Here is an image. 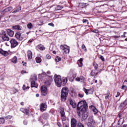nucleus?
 Here are the masks:
<instances>
[{
	"instance_id": "f257e3e1",
	"label": "nucleus",
	"mask_w": 127,
	"mask_h": 127,
	"mask_svg": "<svg viewBox=\"0 0 127 127\" xmlns=\"http://www.w3.org/2000/svg\"><path fill=\"white\" fill-rule=\"evenodd\" d=\"M68 102L72 108L76 109L77 108V113L79 117H82L83 120H86L88 118V113L87 111L88 110V104L85 101H81L78 103V104H76L75 101L72 100V99H68Z\"/></svg>"
},
{
	"instance_id": "f03ea898",
	"label": "nucleus",
	"mask_w": 127,
	"mask_h": 127,
	"mask_svg": "<svg viewBox=\"0 0 127 127\" xmlns=\"http://www.w3.org/2000/svg\"><path fill=\"white\" fill-rule=\"evenodd\" d=\"M77 76V73L75 72V71L73 69H70L69 72L67 74V77H63V83L64 84H67L68 82V79L70 82H73L74 79Z\"/></svg>"
},
{
	"instance_id": "7ed1b4c3",
	"label": "nucleus",
	"mask_w": 127,
	"mask_h": 127,
	"mask_svg": "<svg viewBox=\"0 0 127 127\" xmlns=\"http://www.w3.org/2000/svg\"><path fill=\"white\" fill-rule=\"evenodd\" d=\"M69 93V89L67 87H64L62 90L61 99L62 101L67 100V97Z\"/></svg>"
},
{
	"instance_id": "20e7f679",
	"label": "nucleus",
	"mask_w": 127,
	"mask_h": 127,
	"mask_svg": "<svg viewBox=\"0 0 127 127\" xmlns=\"http://www.w3.org/2000/svg\"><path fill=\"white\" fill-rule=\"evenodd\" d=\"M54 81L57 87H61V86H62V79H61V76L60 75L55 74L54 75Z\"/></svg>"
},
{
	"instance_id": "39448f33",
	"label": "nucleus",
	"mask_w": 127,
	"mask_h": 127,
	"mask_svg": "<svg viewBox=\"0 0 127 127\" xmlns=\"http://www.w3.org/2000/svg\"><path fill=\"white\" fill-rule=\"evenodd\" d=\"M60 49L62 50L64 54H68L70 52V47L66 45H61L60 46Z\"/></svg>"
},
{
	"instance_id": "423d86ee",
	"label": "nucleus",
	"mask_w": 127,
	"mask_h": 127,
	"mask_svg": "<svg viewBox=\"0 0 127 127\" xmlns=\"http://www.w3.org/2000/svg\"><path fill=\"white\" fill-rule=\"evenodd\" d=\"M0 35L2 38V41H9V37L6 35V32L4 30H2L0 32Z\"/></svg>"
},
{
	"instance_id": "0eeeda50",
	"label": "nucleus",
	"mask_w": 127,
	"mask_h": 127,
	"mask_svg": "<svg viewBox=\"0 0 127 127\" xmlns=\"http://www.w3.org/2000/svg\"><path fill=\"white\" fill-rule=\"evenodd\" d=\"M95 124H96V122L94 120V117L93 116H90L88 119V122L87 123V127H93Z\"/></svg>"
},
{
	"instance_id": "6e6552de",
	"label": "nucleus",
	"mask_w": 127,
	"mask_h": 127,
	"mask_svg": "<svg viewBox=\"0 0 127 127\" xmlns=\"http://www.w3.org/2000/svg\"><path fill=\"white\" fill-rule=\"evenodd\" d=\"M10 43L11 44V48H15L18 45V42L14 39H11L10 40Z\"/></svg>"
},
{
	"instance_id": "1a4fd4ad",
	"label": "nucleus",
	"mask_w": 127,
	"mask_h": 127,
	"mask_svg": "<svg viewBox=\"0 0 127 127\" xmlns=\"http://www.w3.org/2000/svg\"><path fill=\"white\" fill-rule=\"evenodd\" d=\"M41 94L44 97L46 96L48 93L47 87L46 86H43L41 87Z\"/></svg>"
},
{
	"instance_id": "9d476101",
	"label": "nucleus",
	"mask_w": 127,
	"mask_h": 127,
	"mask_svg": "<svg viewBox=\"0 0 127 127\" xmlns=\"http://www.w3.org/2000/svg\"><path fill=\"white\" fill-rule=\"evenodd\" d=\"M15 37L17 39V40H19V41H22L23 40V36H22V35H21V33L20 32H17L15 33Z\"/></svg>"
},
{
	"instance_id": "9b49d317",
	"label": "nucleus",
	"mask_w": 127,
	"mask_h": 127,
	"mask_svg": "<svg viewBox=\"0 0 127 127\" xmlns=\"http://www.w3.org/2000/svg\"><path fill=\"white\" fill-rule=\"evenodd\" d=\"M83 90L86 94V95L92 94L94 93V89L91 88L90 89H87L85 88H83Z\"/></svg>"
},
{
	"instance_id": "f8f14e48",
	"label": "nucleus",
	"mask_w": 127,
	"mask_h": 127,
	"mask_svg": "<svg viewBox=\"0 0 127 127\" xmlns=\"http://www.w3.org/2000/svg\"><path fill=\"white\" fill-rule=\"evenodd\" d=\"M40 108L41 112H44V111H46V109H47V105L45 103H41L40 105Z\"/></svg>"
},
{
	"instance_id": "ddd939ff",
	"label": "nucleus",
	"mask_w": 127,
	"mask_h": 127,
	"mask_svg": "<svg viewBox=\"0 0 127 127\" xmlns=\"http://www.w3.org/2000/svg\"><path fill=\"white\" fill-rule=\"evenodd\" d=\"M0 54L4 57H6L7 56H8L9 54L7 51H3L2 49H0Z\"/></svg>"
},
{
	"instance_id": "4468645a",
	"label": "nucleus",
	"mask_w": 127,
	"mask_h": 127,
	"mask_svg": "<svg viewBox=\"0 0 127 127\" xmlns=\"http://www.w3.org/2000/svg\"><path fill=\"white\" fill-rule=\"evenodd\" d=\"M77 127V120L75 118H72L71 120V127Z\"/></svg>"
},
{
	"instance_id": "2eb2a0df",
	"label": "nucleus",
	"mask_w": 127,
	"mask_h": 127,
	"mask_svg": "<svg viewBox=\"0 0 127 127\" xmlns=\"http://www.w3.org/2000/svg\"><path fill=\"white\" fill-rule=\"evenodd\" d=\"M6 33H7V35L10 36V37H12L13 36V35H14V32L13 31L10 30V29H8L7 30Z\"/></svg>"
},
{
	"instance_id": "dca6fc26",
	"label": "nucleus",
	"mask_w": 127,
	"mask_h": 127,
	"mask_svg": "<svg viewBox=\"0 0 127 127\" xmlns=\"http://www.w3.org/2000/svg\"><path fill=\"white\" fill-rule=\"evenodd\" d=\"M53 78L51 76H50V80H47L45 82V84L47 87H49L51 85V82L53 81Z\"/></svg>"
},
{
	"instance_id": "f3484780",
	"label": "nucleus",
	"mask_w": 127,
	"mask_h": 127,
	"mask_svg": "<svg viewBox=\"0 0 127 127\" xmlns=\"http://www.w3.org/2000/svg\"><path fill=\"white\" fill-rule=\"evenodd\" d=\"M31 88H37V87H38V85L35 82V81L32 80L31 82Z\"/></svg>"
},
{
	"instance_id": "a211bd4d",
	"label": "nucleus",
	"mask_w": 127,
	"mask_h": 127,
	"mask_svg": "<svg viewBox=\"0 0 127 127\" xmlns=\"http://www.w3.org/2000/svg\"><path fill=\"white\" fill-rule=\"evenodd\" d=\"M37 49L41 51H43V50H45V47L43 45L40 44L37 46Z\"/></svg>"
},
{
	"instance_id": "6ab92c4d",
	"label": "nucleus",
	"mask_w": 127,
	"mask_h": 127,
	"mask_svg": "<svg viewBox=\"0 0 127 127\" xmlns=\"http://www.w3.org/2000/svg\"><path fill=\"white\" fill-rule=\"evenodd\" d=\"M75 81H77V82H84V81H85V77H84V76L76 77L75 78Z\"/></svg>"
},
{
	"instance_id": "aec40b11",
	"label": "nucleus",
	"mask_w": 127,
	"mask_h": 127,
	"mask_svg": "<svg viewBox=\"0 0 127 127\" xmlns=\"http://www.w3.org/2000/svg\"><path fill=\"white\" fill-rule=\"evenodd\" d=\"M20 111L21 112H22V113H23L24 114H26V115H27V116H28V115H29V111L27 109H25L24 108H21L20 109Z\"/></svg>"
},
{
	"instance_id": "412c9836",
	"label": "nucleus",
	"mask_w": 127,
	"mask_h": 127,
	"mask_svg": "<svg viewBox=\"0 0 127 127\" xmlns=\"http://www.w3.org/2000/svg\"><path fill=\"white\" fill-rule=\"evenodd\" d=\"M27 56L29 60L32 59V52H31V51L28 50L27 51Z\"/></svg>"
},
{
	"instance_id": "4be33fe9",
	"label": "nucleus",
	"mask_w": 127,
	"mask_h": 127,
	"mask_svg": "<svg viewBox=\"0 0 127 127\" xmlns=\"http://www.w3.org/2000/svg\"><path fill=\"white\" fill-rule=\"evenodd\" d=\"M127 99H126L124 102H123L121 104L120 107H121V108H126L127 105Z\"/></svg>"
},
{
	"instance_id": "5701e85b",
	"label": "nucleus",
	"mask_w": 127,
	"mask_h": 127,
	"mask_svg": "<svg viewBox=\"0 0 127 127\" xmlns=\"http://www.w3.org/2000/svg\"><path fill=\"white\" fill-rule=\"evenodd\" d=\"M12 28H13V29H15L16 30H22L21 27H20V26H19V25L13 26L12 27Z\"/></svg>"
},
{
	"instance_id": "b1692460",
	"label": "nucleus",
	"mask_w": 127,
	"mask_h": 127,
	"mask_svg": "<svg viewBox=\"0 0 127 127\" xmlns=\"http://www.w3.org/2000/svg\"><path fill=\"white\" fill-rule=\"evenodd\" d=\"M83 59L81 58L77 61V64L79 67H83Z\"/></svg>"
},
{
	"instance_id": "393cba45",
	"label": "nucleus",
	"mask_w": 127,
	"mask_h": 127,
	"mask_svg": "<svg viewBox=\"0 0 127 127\" xmlns=\"http://www.w3.org/2000/svg\"><path fill=\"white\" fill-rule=\"evenodd\" d=\"M49 114L48 113H45L42 115V118L44 120H48L49 119Z\"/></svg>"
},
{
	"instance_id": "a878e982",
	"label": "nucleus",
	"mask_w": 127,
	"mask_h": 127,
	"mask_svg": "<svg viewBox=\"0 0 127 127\" xmlns=\"http://www.w3.org/2000/svg\"><path fill=\"white\" fill-rule=\"evenodd\" d=\"M12 10V7H7L4 9L3 11L5 12H8V11H11Z\"/></svg>"
},
{
	"instance_id": "bb28decb",
	"label": "nucleus",
	"mask_w": 127,
	"mask_h": 127,
	"mask_svg": "<svg viewBox=\"0 0 127 127\" xmlns=\"http://www.w3.org/2000/svg\"><path fill=\"white\" fill-rule=\"evenodd\" d=\"M35 60H36L37 63H41V61H42L41 60V58H40V57H36Z\"/></svg>"
},
{
	"instance_id": "cd10ccee",
	"label": "nucleus",
	"mask_w": 127,
	"mask_h": 127,
	"mask_svg": "<svg viewBox=\"0 0 127 127\" xmlns=\"http://www.w3.org/2000/svg\"><path fill=\"white\" fill-rule=\"evenodd\" d=\"M91 76H97L98 72L96 70H92L91 72Z\"/></svg>"
},
{
	"instance_id": "c85d7f7f",
	"label": "nucleus",
	"mask_w": 127,
	"mask_h": 127,
	"mask_svg": "<svg viewBox=\"0 0 127 127\" xmlns=\"http://www.w3.org/2000/svg\"><path fill=\"white\" fill-rule=\"evenodd\" d=\"M124 123V118H121L118 121V125H123Z\"/></svg>"
},
{
	"instance_id": "c756f323",
	"label": "nucleus",
	"mask_w": 127,
	"mask_h": 127,
	"mask_svg": "<svg viewBox=\"0 0 127 127\" xmlns=\"http://www.w3.org/2000/svg\"><path fill=\"white\" fill-rule=\"evenodd\" d=\"M92 111L93 112V113H94V115H97V114H98V112L99 111H98V109H97V108H96L95 107L93 106V108L92 109Z\"/></svg>"
},
{
	"instance_id": "7c9ffc66",
	"label": "nucleus",
	"mask_w": 127,
	"mask_h": 127,
	"mask_svg": "<svg viewBox=\"0 0 127 127\" xmlns=\"http://www.w3.org/2000/svg\"><path fill=\"white\" fill-rule=\"evenodd\" d=\"M27 26L29 29H31V28H32L33 27V25H32V23H28L27 25Z\"/></svg>"
},
{
	"instance_id": "2f4dec72",
	"label": "nucleus",
	"mask_w": 127,
	"mask_h": 127,
	"mask_svg": "<svg viewBox=\"0 0 127 127\" xmlns=\"http://www.w3.org/2000/svg\"><path fill=\"white\" fill-rule=\"evenodd\" d=\"M16 61H17V58H16V57L15 56L13 58L11 62H12V63L15 64V63H16Z\"/></svg>"
},
{
	"instance_id": "473e14b6",
	"label": "nucleus",
	"mask_w": 127,
	"mask_h": 127,
	"mask_svg": "<svg viewBox=\"0 0 127 127\" xmlns=\"http://www.w3.org/2000/svg\"><path fill=\"white\" fill-rule=\"evenodd\" d=\"M4 122H5V121L3 118H0V125H3V124H4Z\"/></svg>"
},
{
	"instance_id": "72a5a7b5",
	"label": "nucleus",
	"mask_w": 127,
	"mask_h": 127,
	"mask_svg": "<svg viewBox=\"0 0 127 127\" xmlns=\"http://www.w3.org/2000/svg\"><path fill=\"white\" fill-rule=\"evenodd\" d=\"M82 49L85 51V52H87V48H86V46H85L84 44L82 45Z\"/></svg>"
},
{
	"instance_id": "f704fd0d",
	"label": "nucleus",
	"mask_w": 127,
	"mask_h": 127,
	"mask_svg": "<svg viewBox=\"0 0 127 127\" xmlns=\"http://www.w3.org/2000/svg\"><path fill=\"white\" fill-rule=\"evenodd\" d=\"M93 66L95 69H98L99 65H98V64L96 63H93Z\"/></svg>"
},
{
	"instance_id": "c9c22d12",
	"label": "nucleus",
	"mask_w": 127,
	"mask_h": 127,
	"mask_svg": "<svg viewBox=\"0 0 127 127\" xmlns=\"http://www.w3.org/2000/svg\"><path fill=\"white\" fill-rule=\"evenodd\" d=\"M55 61H56V62H59V61H61V58H60V57H57L55 58Z\"/></svg>"
},
{
	"instance_id": "e433bc0d",
	"label": "nucleus",
	"mask_w": 127,
	"mask_h": 127,
	"mask_svg": "<svg viewBox=\"0 0 127 127\" xmlns=\"http://www.w3.org/2000/svg\"><path fill=\"white\" fill-rule=\"evenodd\" d=\"M60 114H61V117L65 116V112H64V110H61L60 112Z\"/></svg>"
},
{
	"instance_id": "4c0bfd02",
	"label": "nucleus",
	"mask_w": 127,
	"mask_h": 127,
	"mask_svg": "<svg viewBox=\"0 0 127 127\" xmlns=\"http://www.w3.org/2000/svg\"><path fill=\"white\" fill-rule=\"evenodd\" d=\"M28 89H29V86H26L25 85H23V89L24 90V91H25V90H28Z\"/></svg>"
},
{
	"instance_id": "58836bf2",
	"label": "nucleus",
	"mask_w": 127,
	"mask_h": 127,
	"mask_svg": "<svg viewBox=\"0 0 127 127\" xmlns=\"http://www.w3.org/2000/svg\"><path fill=\"white\" fill-rule=\"evenodd\" d=\"M83 23H87V24H89V21L87 19H83L82 20Z\"/></svg>"
},
{
	"instance_id": "ea45409f",
	"label": "nucleus",
	"mask_w": 127,
	"mask_h": 127,
	"mask_svg": "<svg viewBox=\"0 0 127 127\" xmlns=\"http://www.w3.org/2000/svg\"><path fill=\"white\" fill-rule=\"evenodd\" d=\"M5 119H6V120H10V119H12V116L8 115L5 118Z\"/></svg>"
},
{
	"instance_id": "a19ab883",
	"label": "nucleus",
	"mask_w": 127,
	"mask_h": 127,
	"mask_svg": "<svg viewBox=\"0 0 127 127\" xmlns=\"http://www.w3.org/2000/svg\"><path fill=\"white\" fill-rule=\"evenodd\" d=\"M77 127H85V126H84V125H83L82 123H79L78 124V125H77Z\"/></svg>"
},
{
	"instance_id": "79ce46f5",
	"label": "nucleus",
	"mask_w": 127,
	"mask_h": 127,
	"mask_svg": "<svg viewBox=\"0 0 127 127\" xmlns=\"http://www.w3.org/2000/svg\"><path fill=\"white\" fill-rule=\"evenodd\" d=\"M39 76H42V77H43L44 76H46V73L45 72H43L41 74H39Z\"/></svg>"
},
{
	"instance_id": "37998d69",
	"label": "nucleus",
	"mask_w": 127,
	"mask_h": 127,
	"mask_svg": "<svg viewBox=\"0 0 127 127\" xmlns=\"http://www.w3.org/2000/svg\"><path fill=\"white\" fill-rule=\"evenodd\" d=\"M110 92H108L107 93V94H106V95L105 96V99L106 100H108V99H109V96H110Z\"/></svg>"
},
{
	"instance_id": "c03bdc74",
	"label": "nucleus",
	"mask_w": 127,
	"mask_h": 127,
	"mask_svg": "<svg viewBox=\"0 0 127 127\" xmlns=\"http://www.w3.org/2000/svg\"><path fill=\"white\" fill-rule=\"evenodd\" d=\"M22 36L23 37V39H24V38H26L27 37V33L23 34Z\"/></svg>"
},
{
	"instance_id": "a18cd8bd",
	"label": "nucleus",
	"mask_w": 127,
	"mask_h": 127,
	"mask_svg": "<svg viewBox=\"0 0 127 127\" xmlns=\"http://www.w3.org/2000/svg\"><path fill=\"white\" fill-rule=\"evenodd\" d=\"M121 89L122 90H127V85H123L122 87H121Z\"/></svg>"
},
{
	"instance_id": "49530a36",
	"label": "nucleus",
	"mask_w": 127,
	"mask_h": 127,
	"mask_svg": "<svg viewBox=\"0 0 127 127\" xmlns=\"http://www.w3.org/2000/svg\"><path fill=\"white\" fill-rule=\"evenodd\" d=\"M100 59L103 61V62H105V58H104V57L103 56H100Z\"/></svg>"
},
{
	"instance_id": "de8ad7c7",
	"label": "nucleus",
	"mask_w": 127,
	"mask_h": 127,
	"mask_svg": "<svg viewBox=\"0 0 127 127\" xmlns=\"http://www.w3.org/2000/svg\"><path fill=\"white\" fill-rule=\"evenodd\" d=\"M61 117H62V120L63 122L66 121V116L65 115L64 116H61Z\"/></svg>"
},
{
	"instance_id": "09e8293b",
	"label": "nucleus",
	"mask_w": 127,
	"mask_h": 127,
	"mask_svg": "<svg viewBox=\"0 0 127 127\" xmlns=\"http://www.w3.org/2000/svg\"><path fill=\"white\" fill-rule=\"evenodd\" d=\"M46 57L47 59H51V56L49 55H47Z\"/></svg>"
},
{
	"instance_id": "8fccbe9b",
	"label": "nucleus",
	"mask_w": 127,
	"mask_h": 127,
	"mask_svg": "<svg viewBox=\"0 0 127 127\" xmlns=\"http://www.w3.org/2000/svg\"><path fill=\"white\" fill-rule=\"evenodd\" d=\"M63 8V7L62 6L58 5L57 7V9L59 10L62 9Z\"/></svg>"
},
{
	"instance_id": "3c124183",
	"label": "nucleus",
	"mask_w": 127,
	"mask_h": 127,
	"mask_svg": "<svg viewBox=\"0 0 127 127\" xmlns=\"http://www.w3.org/2000/svg\"><path fill=\"white\" fill-rule=\"evenodd\" d=\"M27 124H28L27 121L24 120L23 125H24V126H27Z\"/></svg>"
},
{
	"instance_id": "603ef678",
	"label": "nucleus",
	"mask_w": 127,
	"mask_h": 127,
	"mask_svg": "<svg viewBox=\"0 0 127 127\" xmlns=\"http://www.w3.org/2000/svg\"><path fill=\"white\" fill-rule=\"evenodd\" d=\"M48 25L52 26V27H54V24L53 23H50L48 24Z\"/></svg>"
},
{
	"instance_id": "864d4df0",
	"label": "nucleus",
	"mask_w": 127,
	"mask_h": 127,
	"mask_svg": "<svg viewBox=\"0 0 127 127\" xmlns=\"http://www.w3.org/2000/svg\"><path fill=\"white\" fill-rule=\"evenodd\" d=\"M92 32H94L95 33H99V30H97V29H95V30H94L93 31H92Z\"/></svg>"
},
{
	"instance_id": "5fc2aeb1",
	"label": "nucleus",
	"mask_w": 127,
	"mask_h": 127,
	"mask_svg": "<svg viewBox=\"0 0 127 127\" xmlns=\"http://www.w3.org/2000/svg\"><path fill=\"white\" fill-rule=\"evenodd\" d=\"M78 96L79 98H83V97H84V95L81 94L80 93L78 94Z\"/></svg>"
},
{
	"instance_id": "6e6d98bb",
	"label": "nucleus",
	"mask_w": 127,
	"mask_h": 127,
	"mask_svg": "<svg viewBox=\"0 0 127 127\" xmlns=\"http://www.w3.org/2000/svg\"><path fill=\"white\" fill-rule=\"evenodd\" d=\"M120 95H121V93H120V92H117V94L116 96V98H118V97H119Z\"/></svg>"
},
{
	"instance_id": "4d7b16f0",
	"label": "nucleus",
	"mask_w": 127,
	"mask_h": 127,
	"mask_svg": "<svg viewBox=\"0 0 127 127\" xmlns=\"http://www.w3.org/2000/svg\"><path fill=\"white\" fill-rule=\"evenodd\" d=\"M12 90L13 91V94H15V93H16V92H17V91L16 90V89L13 88L12 89Z\"/></svg>"
},
{
	"instance_id": "13d9d810",
	"label": "nucleus",
	"mask_w": 127,
	"mask_h": 127,
	"mask_svg": "<svg viewBox=\"0 0 127 127\" xmlns=\"http://www.w3.org/2000/svg\"><path fill=\"white\" fill-rule=\"evenodd\" d=\"M113 37L114 38H120L121 37V36H113Z\"/></svg>"
},
{
	"instance_id": "bf43d9fd",
	"label": "nucleus",
	"mask_w": 127,
	"mask_h": 127,
	"mask_svg": "<svg viewBox=\"0 0 127 127\" xmlns=\"http://www.w3.org/2000/svg\"><path fill=\"white\" fill-rule=\"evenodd\" d=\"M18 11H19V10H18L17 9L15 10L14 11H13V13H14L15 12H18Z\"/></svg>"
},
{
	"instance_id": "052dcab7",
	"label": "nucleus",
	"mask_w": 127,
	"mask_h": 127,
	"mask_svg": "<svg viewBox=\"0 0 127 127\" xmlns=\"http://www.w3.org/2000/svg\"><path fill=\"white\" fill-rule=\"evenodd\" d=\"M17 9L18 10H19H19H21V6H19L18 7V8H17Z\"/></svg>"
},
{
	"instance_id": "680f3d73",
	"label": "nucleus",
	"mask_w": 127,
	"mask_h": 127,
	"mask_svg": "<svg viewBox=\"0 0 127 127\" xmlns=\"http://www.w3.org/2000/svg\"><path fill=\"white\" fill-rule=\"evenodd\" d=\"M57 125H58V126H59V127H61V124H60V123L58 122Z\"/></svg>"
},
{
	"instance_id": "e2e57ef3",
	"label": "nucleus",
	"mask_w": 127,
	"mask_h": 127,
	"mask_svg": "<svg viewBox=\"0 0 127 127\" xmlns=\"http://www.w3.org/2000/svg\"><path fill=\"white\" fill-rule=\"evenodd\" d=\"M33 79L34 80H35V81H36V80H37V78L36 76H34V77H33Z\"/></svg>"
},
{
	"instance_id": "0e129e2a",
	"label": "nucleus",
	"mask_w": 127,
	"mask_h": 127,
	"mask_svg": "<svg viewBox=\"0 0 127 127\" xmlns=\"http://www.w3.org/2000/svg\"><path fill=\"white\" fill-rule=\"evenodd\" d=\"M47 74H48V75H50V74H51V72H50V71H48L47 72Z\"/></svg>"
},
{
	"instance_id": "69168bd1",
	"label": "nucleus",
	"mask_w": 127,
	"mask_h": 127,
	"mask_svg": "<svg viewBox=\"0 0 127 127\" xmlns=\"http://www.w3.org/2000/svg\"><path fill=\"white\" fill-rule=\"evenodd\" d=\"M21 74H24V73H26V72L24 71V70H22L21 72Z\"/></svg>"
},
{
	"instance_id": "338daca9",
	"label": "nucleus",
	"mask_w": 127,
	"mask_h": 127,
	"mask_svg": "<svg viewBox=\"0 0 127 127\" xmlns=\"http://www.w3.org/2000/svg\"><path fill=\"white\" fill-rule=\"evenodd\" d=\"M21 106H24V103H23V102H21Z\"/></svg>"
},
{
	"instance_id": "774afa93",
	"label": "nucleus",
	"mask_w": 127,
	"mask_h": 127,
	"mask_svg": "<svg viewBox=\"0 0 127 127\" xmlns=\"http://www.w3.org/2000/svg\"><path fill=\"white\" fill-rule=\"evenodd\" d=\"M122 127H127V124H125Z\"/></svg>"
}]
</instances>
